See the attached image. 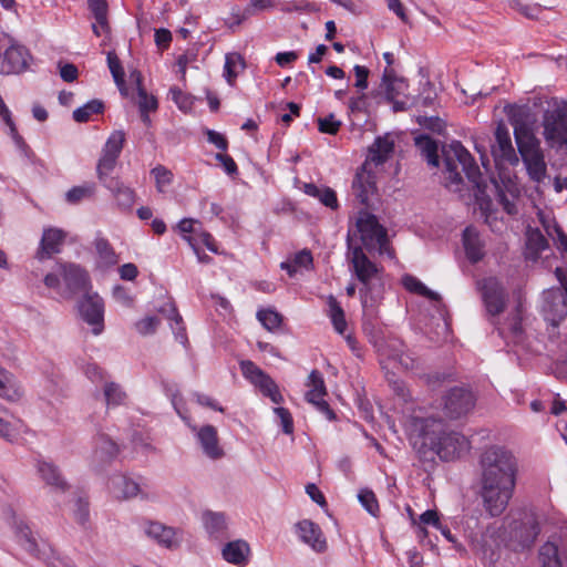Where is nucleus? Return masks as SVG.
Wrapping results in <instances>:
<instances>
[{"label":"nucleus","mask_w":567,"mask_h":567,"mask_svg":"<svg viewBox=\"0 0 567 567\" xmlns=\"http://www.w3.org/2000/svg\"><path fill=\"white\" fill-rule=\"evenodd\" d=\"M443 181L445 187L453 192H461L462 186L472 188L476 199L485 195L486 183L471 153L458 141L444 146Z\"/></svg>","instance_id":"nucleus-1"},{"label":"nucleus","mask_w":567,"mask_h":567,"mask_svg":"<svg viewBox=\"0 0 567 567\" xmlns=\"http://www.w3.org/2000/svg\"><path fill=\"white\" fill-rule=\"evenodd\" d=\"M348 259L352 276L359 281V296L364 316L374 315L377 305L382 299L384 282L382 269L377 266L359 245H353L352 230L347 235Z\"/></svg>","instance_id":"nucleus-2"},{"label":"nucleus","mask_w":567,"mask_h":567,"mask_svg":"<svg viewBox=\"0 0 567 567\" xmlns=\"http://www.w3.org/2000/svg\"><path fill=\"white\" fill-rule=\"evenodd\" d=\"M411 434L422 440L421 446L429 447L442 461L460 457L470 449L467 439L458 432H444V423L434 416L411 420Z\"/></svg>","instance_id":"nucleus-3"},{"label":"nucleus","mask_w":567,"mask_h":567,"mask_svg":"<svg viewBox=\"0 0 567 567\" xmlns=\"http://www.w3.org/2000/svg\"><path fill=\"white\" fill-rule=\"evenodd\" d=\"M482 482L516 484L517 462L502 446H489L481 455Z\"/></svg>","instance_id":"nucleus-4"},{"label":"nucleus","mask_w":567,"mask_h":567,"mask_svg":"<svg viewBox=\"0 0 567 567\" xmlns=\"http://www.w3.org/2000/svg\"><path fill=\"white\" fill-rule=\"evenodd\" d=\"M514 135L519 156L529 179L537 184L543 183L547 177V164L540 141L523 127H516Z\"/></svg>","instance_id":"nucleus-5"},{"label":"nucleus","mask_w":567,"mask_h":567,"mask_svg":"<svg viewBox=\"0 0 567 567\" xmlns=\"http://www.w3.org/2000/svg\"><path fill=\"white\" fill-rule=\"evenodd\" d=\"M360 235L362 246L368 251L377 250L380 255L393 257V250L389 246L388 230L379 223L375 215L360 210L355 221L353 235Z\"/></svg>","instance_id":"nucleus-6"},{"label":"nucleus","mask_w":567,"mask_h":567,"mask_svg":"<svg viewBox=\"0 0 567 567\" xmlns=\"http://www.w3.org/2000/svg\"><path fill=\"white\" fill-rule=\"evenodd\" d=\"M476 395L468 386H453L442 396V410L451 420H458L473 411Z\"/></svg>","instance_id":"nucleus-7"},{"label":"nucleus","mask_w":567,"mask_h":567,"mask_svg":"<svg viewBox=\"0 0 567 567\" xmlns=\"http://www.w3.org/2000/svg\"><path fill=\"white\" fill-rule=\"evenodd\" d=\"M483 303L492 324L496 326V317L506 307L508 293L503 284L495 277H488L478 282Z\"/></svg>","instance_id":"nucleus-8"},{"label":"nucleus","mask_w":567,"mask_h":567,"mask_svg":"<svg viewBox=\"0 0 567 567\" xmlns=\"http://www.w3.org/2000/svg\"><path fill=\"white\" fill-rule=\"evenodd\" d=\"M539 533V519L535 511L525 512L523 518L515 520L511 527L509 540L514 550L530 548Z\"/></svg>","instance_id":"nucleus-9"},{"label":"nucleus","mask_w":567,"mask_h":567,"mask_svg":"<svg viewBox=\"0 0 567 567\" xmlns=\"http://www.w3.org/2000/svg\"><path fill=\"white\" fill-rule=\"evenodd\" d=\"M516 484L482 482L481 495L484 508L492 516H499L507 507Z\"/></svg>","instance_id":"nucleus-10"},{"label":"nucleus","mask_w":567,"mask_h":567,"mask_svg":"<svg viewBox=\"0 0 567 567\" xmlns=\"http://www.w3.org/2000/svg\"><path fill=\"white\" fill-rule=\"evenodd\" d=\"M363 330L369 336L370 342L373 344L380 355L398 361L399 364L406 370L415 368V359L411 355V353L404 351V346L400 340L392 341L391 346H393L394 352H388L385 348V341L380 337L379 331L374 329L371 322L364 321Z\"/></svg>","instance_id":"nucleus-11"},{"label":"nucleus","mask_w":567,"mask_h":567,"mask_svg":"<svg viewBox=\"0 0 567 567\" xmlns=\"http://www.w3.org/2000/svg\"><path fill=\"white\" fill-rule=\"evenodd\" d=\"M544 136L551 144L567 146V102L546 112Z\"/></svg>","instance_id":"nucleus-12"},{"label":"nucleus","mask_w":567,"mask_h":567,"mask_svg":"<svg viewBox=\"0 0 567 567\" xmlns=\"http://www.w3.org/2000/svg\"><path fill=\"white\" fill-rule=\"evenodd\" d=\"M125 142V132L117 130L111 133L106 140L102 155L97 162L96 173L99 178L109 176L115 168Z\"/></svg>","instance_id":"nucleus-13"},{"label":"nucleus","mask_w":567,"mask_h":567,"mask_svg":"<svg viewBox=\"0 0 567 567\" xmlns=\"http://www.w3.org/2000/svg\"><path fill=\"white\" fill-rule=\"evenodd\" d=\"M80 317L89 326L92 332L99 336L104 330V302L97 293H85L78 302Z\"/></svg>","instance_id":"nucleus-14"},{"label":"nucleus","mask_w":567,"mask_h":567,"mask_svg":"<svg viewBox=\"0 0 567 567\" xmlns=\"http://www.w3.org/2000/svg\"><path fill=\"white\" fill-rule=\"evenodd\" d=\"M59 275L65 285L63 292L65 298H72L74 295L87 290L91 285L89 272L78 264H59Z\"/></svg>","instance_id":"nucleus-15"},{"label":"nucleus","mask_w":567,"mask_h":567,"mask_svg":"<svg viewBox=\"0 0 567 567\" xmlns=\"http://www.w3.org/2000/svg\"><path fill=\"white\" fill-rule=\"evenodd\" d=\"M14 534L19 545L35 558L45 559L53 553L49 544L44 542L41 544L38 543L31 528L23 520L14 522Z\"/></svg>","instance_id":"nucleus-16"},{"label":"nucleus","mask_w":567,"mask_h":567,"mask_svg":"<svg viewBox=\"0 0 567 567\" xmlns=\"http://www.w3.org/2000/svg\"><path fill=\"white\" fill-rule=\"evenodd\" d=\"M30 60L31 55L25 47L12 44L0 54V73L9 75L24 72Z\"/></svg>","instance_id":"nucleus-17"},{"label":"nucleus","mask_w":567,"mask_h":567,"mask_svg":"<svg viewBox=\"0 0 567 567\" xmlns=\"http://www.w3.org/2000/svg\"><path fill=\"white\" fill-rule=\"evenodd\" d=\"M367 165L357 172L352 182V193L355 199L363 206H370V199L377 194L375 175L368 171Z\"/></svg>","instance_id":"nucleus-18"},{"label":"nucleus","mask_w":567,"mask_h":567,"mask_svg":"<svg viewBox=\"0 0 567 567\" xmlns=\"http://www.w3.org/2000/svg\"><path fill=\"white\" fill-rule=\"evenodd\" d=\"M494 158L504 161L513 166L517 165L519 157L517 156L508 128L504 124H498L495 131V144L492 146Z\"/></svg>","instance_id":"nucleus-19"},{"label":"nucleus","mask_w":567,"mask_h":567,"mask_svg":"<svg viewBox=\"0 0 567 567\" xmlns=\"http://www.w3.org/2000/svg\"><path fill=\"white\" fill-rule=\"evenodd\" d=\"M35 468L40 478L50 486L52 491L64 493L69 489L70 486L68 482L54 463L43 458H37Z\"/></svg>","instance_id":"nucleus-20"},{"label":"nucleus","mask_w":567,"mask_h":567,"mask_svg":"<svg viewBox=\"0 0 567 567\" xmlns=\"http://www.w3.org/2000/svg\"><path fill=\"white\" fill-rule=\"evenodd\" d=\"M192 431L196 433L197 441L203 450V453L212 458L217 460L224 455L223 449L219 446L217 430L213 425H204L202 427L190 426Z\"/></svg>","instance_id":"nucleus-21"},{"label":"nucleus","mask_w":567,"mask_h":567,"mask_svg":"<svg viewBox=\"0 0 567 567\" xmlns=\"http://www.w3.org/2000/svg\"><path fill=\"white\" fill-rule=\"evenodd\" d=\"M299 538L309 545L315 551L323 553L327 549V540L318 524L310 519H303L296 525Z\"/></svg>","instance_id":"nucleus-22"},{"label":"nucleus","mask_w":567,"mask_h":567,"mask_svg":"<svg viewBox=\"0 0 567 567\" xmlns=\"http://www.w3.org/2000/svg\"><path fill=\"white\" fill-rule=\"evenodd\" d=\"M99 179L112 193L120 209L130 210L133 207L136 195L131 187L125 186L118 178L110 175Z\"/></svg>","instance_id":"nucleus-23"},{"label":"nucleus","mask_w":567,"mask_h":567,"mask_svg":"<svg viewBox=\"0 0 567 567\" xmlns=\"http://www.w3.org/2000/svg\"><path fill=\"white\" fill-rule=\"evenodd\" d=\"M109 488L116 498L128 499L138 495L146 497L140 483L122 474L114 475L110 480Z\"/></svg>","instance_id":"nucleus-24"},{"label":"nucleus","mask_w":567,"mask_h":567,"mask_svg":"<svg viewBox=\"0 0 567 567\" xmlns=\"http://www.w3.org/2000/svg\"><path fill=\"white\" fill-rule=\"evenodd\" d=\"M408 82L404 78L396 76L393 69L385 68L382 74L381 94H384L386 101H394L399 96H406Z\"/></svg>","instance_id":"nucleus-25"},{"label":"nucleus","mask_w":567,"mask_h":567,"mask_svg":"<svg viewBox=\"0 0 567 567\" xmlns=\"http://www.w3.org/2000/svg\"><path fill=\"white\" fill-rule=\"evenodd\" d=\"M145 533L148 537L156 540L157 544L169 549L178 547L181 543L178 532L175 528L157 522L150 523L145 528Z\"/></svg>","instance_id":"nucleus-26"},{"label":"nucleus","mask_w":567,"mask_h":567,"mask_svg":"<svg viewBox=\"0 0 567 567\" xmlns=\"http://www.w3.org/2000/svg\"><path fill=\"white\" fill-rule=\"evenodd\" d=\"M66 234L59 228H47L43 230V235L40 243V249L38 257L40 259L50 258L54 254H59L61 246L64 243Z\"/></svg>","instance_id":"nucleus-27"},{"label":"nucleus","mask_w":567,"mask_h":567,"mask_svg":"<svg viewBox=\"0 0 567 567\" xmlns=\"http://www.w3.org/2000/svg\"><path fill=\"white\" fill-rule=\"evenodd\" d=\"M206 533L212 539L221 540L227 537V520L224 513L206 511L202 515Z\"/></svg>","instance_id":"nucleus-28"},{"label":"nucleus","mask_w":567,"mask_h":567,"mask_svg":"<svg viewBox=\"0 0 567 567\" xmlns=\"http://www.w3.org/2000/svg\"><path fill=\"white\" fill-rule=\"evenodd\" d=\"M394 143L389 137H377L374 143L369 148V155L364 165L369 166L374 164L375 166L382 165L388 161L390 155L393 153Z\"/></svg>","instance_id":"nucleus-29"},{"label":"nucleus","mask_w":567,"mask_h":567,"mask_svg":"<svg viewBox=\"0 0 567 567\" xmlns=\"http://www.w3.org/2000/svg\"><path fill=\"white\" fill-rule=\"evenodd\" d=\"M249 553L250 548L248 543L241 539L229 542L221 551L223 558L226 561L237 566H245L248 563Z\"/></svg>","instance_id":"nucleus-30"},{"label":"nucleus","mask_w":567,"mask_h":567,"mask_svg":"<svg viewBox=\"0 0 567 567\" xmlns=\"http://www.w3.org/2000/svg\"><path fill=\"white\" fill-rule=\"evenodd\" d=\"M463 245L466 257L471 262H477L484 257L480 235L474 227H466L463 231Z\"/></svg>","instance_id":"nucleus-31"},{"label":"nucleus","mask_w":567,"mask_h":567,"mask_svg":"<svg viewBox=\"0 0 567 567\" xmlns=\"http://www.w3.org/2000/svg\"><path fill=\"white\" fill-rule=\"evenodd\" d=\"M414 144L430 166H439V146L433 138L426 134H420L414 137Z\"/></svg>","instance_id":"nucleus-32"},{"label":"nucleus","mask_w":567,"mask_h":567,"mask_svg":"<svg viewBox=\"0 0 567 567\" xmlns=\"http://www.w3.org/2000/svg\"><path fill=\"white\" fill-rule=\"evenodd\" d=\"M22 394L13 374L0 367V398L8 401H18Z\"/></svg>","instance_id":"nucleus-33"},{"label":"nucleus","mask_w":567,"mask_h":567,"mask_svg":"<svg viewBox=\"0 0 567 567\" xmlns=\"http://www.w3.org/2000/svg\"><path fill=\"white\" fill-rule=\"evenodd\" d=\"M303 192L315 198H318L321 204L331 209L338 208V198L336 192L330 187H318L313 183H307L303 185Z\"/></svg>","instance_id":"nucleus-34"},{"label":"nucleus","mask_w":567,"mask_h":567,"mask_svg":"<svg viewBox=\"0 0 567 567\" xmlns=\"http://www.w3.org/2000/svg\"><path fill=\"white\" fill-rule=\"evenodd\" d=\"M538 558L542 567H561L563 556L559 551L557 544L546 542L540 546Z\"/></svg>","instance_id":"nucleus-35"},{"label":"nucleus","mask_w":567,"mask_h":567,"mask_svg":"<svg viewBox=\"0 0 567 567\" xmlns=\"http://www.w3.org/2000/svg\"><path fill=\"white\" fill-rule=\"evenodd\" d=\"M118 453V446L105 435L99 436L95 443L94 458L101 462H110Z\"/></svg>","instance_id":"nucleus-36"},{"label":"nucleus","mask_w":567,"mask_h":567,"mask_svg":"<svg viewBox=\"0 0 567 567\" xmlns=\"http://www.w3.org/2000/svg\"><path fill=\"white\" fill-rule=\"evenodd\" d=\"M402 284L403 287L412 293H416L433 301L441 300V296L437 292L429 289L421 280L412 275L403 276Z\"/></svg>","instance_id":"nucleus-37"},{"label":"nucleus","mask_w":567,"mask_h":567,"mask_svg":"<svg viewBox=\"0 0 567 567\" xmlns=\"http://www.w3.org/2000/svg\"><path fill=\"white\" fill-rule=\"evenodd\" d=\"M307 386L309 388L308 392L306 393V399L308 402L327 395L322 374L318 370H312L310 372Z\"/></svg>","instance_id":"nucleus-38"},{"label":"nucleus","mask_w":567,"mask_h":567,"mask_svg":"<svg viewBox=\"0 0 567 567\" xmlns=\"http://www.w3.org/2000/svg\"><path fill=\"white\" fill-rule=\"evenodd\" d=\"M104 111V103L99 99H94L73 111V120L78 123H85L93 114H101Z\"/></svg>","instance_id":"nucleus-39"},{"label":"nucleus","mask_w":567,"mask_h":567,"mask_svg":"<svg viewBox=\"0 0 567 567\" xmlns=\"http://www.w3.org/2000/svg\"><path fill=\"white\" fill-rule=\"evenodd\" d=\"M252 384L258 386L260 392L265 396H268L274 403L279 404L282 402L284 398L278 385L267 373H264V375L258 378Z\"/></svg>","instance_id":"nucleus-40"},{"label":"nucleus","mask_w":567,"mask_h":567,"mask_svg":"<svg viewBox=\"0 0 567 567\" xmlns=\"http://www.w3.org/2000/svg\"><path fill=\"white\" fill-rule=\"evenodd\" d=\"M94 247L104 265L113 266L117 264V255L106 238L97 235L94 239Z\"/></svg>","instance_id":"nucleus-41"},{"label":"nucleus","mask_w":567,"mask_h":567,"mask_svg":"<svg viewBox=\"0 0 567 567\" xmlns=\"http://www.w3.org/2000/svg\"><path fill=\"white\" fill-rule=\"evenodd\" d=\"M87 7L91 13L93 14L95 21L99 23V25L104 30L109 31V20H107V12H109V4L106 0H87Z\"/></svg>","instance_id":"nucleus-42"},{"label":"nucleus","mask_w":567,"mask_h":567,"mask_svg":"<svg viewBox=\"0 0 567 567\" xmlns=\"http://www.w3.org/2000/svg\"><path fill=\"white\" fill-rule=\"evenodd\" d=\"M107 65H109L111 74H112L114 82L116 83L118 90L121 91L122 94L126 95L125 80H124L125 73H124V70H123L120 59L117 58V55L114 52L107 53Z\"/></svg>","instance_id":"nucleus-43"},{"label":"nucleus","mask_w":567,"mask_h":567,"mask_svg":"<svg viewBox=\"0 0 567 567\" xmlns=\"http://www.w3.org/2000/svg\"><path fill=\"white\" fill-rule=\"evenodd\" d=\"M104 398L107 406H116L123 404L126 400V393L120 384L115 382H105Z\"/></svg>","instance_id":"nucleus-44"},{"label":"nucleus","mask_w":567,"mask_h":567,"mask_svg":"<svg viewBox=\"0 0 567 567\" xmlns=\"http://www.w3.org/2000/svg\"><path fill=\"white\" fill-rule=\"evenodd\" d=\"M329 308L330 318L334 330L338 333L343 334L347 330V321L343 309L340 307L339 302L333 297H330L329 299Z\"/></svg>","instance_id":"nucleus-45"},{"label":"nucleus","mask_w":567,"mask_h":567,"mask_svg":"<svg viewBox=\"0 0 567 567\" xmlns=\"http://www.w3.org/2000/svg\"><path fill=\"white\" fill-rule=\"evenodd\" d=\"M168 318L173 322L172 329L175 334L176 341H178L181 344H183L185 348H187L189 342H188V338L186 334V329L183 323V318L178 313L177 309L174 306L171 307V313H169Z\"/></svg>","instance_id":"nucleus-46"},{"label":"nucleus","mask_w":567,"mask_h":567,"mask_svg":"<svg viewBox=\"0 0 567 567\" xmlns=\"http://www.w3.org/2000/svg\"><path fill=\"white\" fill-rule=\"evenodd\" d=\"M257 319L268 331L278 329L282 323V316L274 309L258 310Z\"/></svg>","instance_id":"nucleus-47"},{"label":"nucleus","mask_w":567,"mask_h":567,"mask_svg":"<svg viewBox=\"0 0 567 567\" xmlns=\"http://www.w3.org/2000/svg\"><path fill=\"white\" fill-rule=\"evenodd\" d=\"M436 96L434 86L430 81H426L423 84L422 92L417 96L411 99V105L431 107L434 105Z\"/></svg>","instance_id":"nucleus-48"},{"label":"nucleus","mask_w":567,"mask_h":567,"mask_svg":"<svg viewBox=\"0 0 567 567\" xmlns=\"http://www.w3.org/2000/svg\"><path fill=\"white\" fill-rule=\"evenodd\" d=\"M548 247L546 237L538 230H530L527 234V249L534 252L533 259L538 258L539 252Z\"/></svg>","instance_id":"nucleus-49"},{"label":"nucleus","mask_w":567,"mask_h":567,"mask_svg":"<svg viewBox=\"0 0 567 567\" xmlns=\"http://www.w3.org/2000/svg\"><path fill=\"white\" fill-rule=\"evenodd\" d=\"M241 65L244 68V60L239 53H228L225 58L224 76L226 81L231 85L237 78L238 73L236 66Z\"/></svg>","instance_id":"nucleus-50"},{"label":"nucleus","mask_w":567,"mask_h":567,"mask_svg":"<svg viewBox=\"0 0 567 567\" xmlns=\"http://www.w3.org/2000/svg\"><path fill=\"white\" fill-rule=\"evenodd\" d=\"M379 96H381L380 91L373 90L370 93L362 92L359 96L351 97L349 100V110L351 113L368 112V109L370 105L369 99L370 97L378 99Z\"/></svg>","instance_id":"nucleus-51"},{"label":"nucleus","mask_w":567,"mask_h":567,"mask_svg":"<svg viewBox=\"0 0 567 567\" xmlns=\"http://www.w3.org/2000/svg\"><path fill=\"white\" fill-rule=\"evenodd\" d=\"M136 83L138 87V107L140 112H153L157 110L158 103L155 96L147 95L142 86L140 74L136 75Z\"/></svg>","instance_id":"nucleus-52"},{"label":"nucleus","mask_w":567,"mask_h":567,"mask_svg":"<svg viewBox=\"0 0 567 567\" xmlns=\"http://www.w3.org/2000/svg\"><path fill=\"white\" fill-rule=\"evenodd\" d=\"M95 187L93 184H85L74 186L65 194V199L70 204H78L84 198H89L94 194Z\"/></svg>","instance_id":"nucleus-53"},{"label":"nucleus","mask_w":567,"mask_h":567,"mask_svg":"<svg viewBox=\"0 0 567 567\" xmlns=\"http://www.w3.org/2000/svg\"><path fill=\"white\" fill-rule=\"evenodd\" d=\"M166 394L171 398V402L176 413L183 419L187 420L184 409V400L179 393L176 384L163 383Z\"/></svg>","instance_id":"nucleus-54"},{"label":"nucleus","mask_w":567,"mask_h":567,"mask_svg":"<svg viewBox=\"0 0 567 567\" xmlns=\"http://www.w3.org/2000/svg\"><path fill=\"white\" fill-rule=\"evenodd\" d=\"M359 502L372 516H377L379 512V504L374 493L370 489H361L358 494Z\"/></svg>","instance_id":"nucleus-55"},{"label":"nucleus","mask_w":567,"mask_h":567,"mask_svg":"<svg viewBox=\"0 0 567 567\" xmlns=\"http://www.w3.org/2000/svg\"><path fill=\"white\" fill-rule=\"evenodd\" d=\"M317 122L319 131L330 135H336L342 124L341 121L337 120L332 113L326 117H319Z\"/></svg>","instance_id":"nucleus-56"},{"label":"nucleus","mask_w":567,"mask_h":567,"mask_svg":"<svg viewBox=\"0 0 567 567\" xmlns=\"http://www.w3.org/2000/svg\"><path fill=\"white\" fill-rule=\"evenodd\" d=\"M73 516L78 524L86 526L90 519L89 502L83 497H79L75 502Z\"/></svg>","instance_id":"nucleus-57"},{"label":"nucleus","mask_w":567,"mask_h":567,"mask_svg":"<svg viewBox=\"0 0 567 567\" xmlns=\"http://www.w3.org/2000/svg\"><path fill=\"white\" fill-rule=\"evenodd\" d=\"M416 122L423 128L430 130L431 132L437 134H442L445 128L443 121L439 116L419 115L416 116Z\"/></svg>","instance_id":"nucleus-58"},{"label":"nucleus","mask_w":567,"mask_h":567,"mask_svg":"<svg viewBox=\"0 0 567 567\" xmlns=\"http://www.w3.org/2000/svg\"><path fill=\"white\" fill-rule=\"evenodd\" d=\"M152 174L155 177L156 187L159 192H163L164 187L172 183L173 174L163 165L154 167Z\"/></svg>","instance_id":"nucleus-59"},{"label":"nucleus","mask_w":567,"mask_h":567,"mask_svg":"<svg viewBox=\"0 0 567 567\" xmlns=\"http://www.w3.org/2000/svg\"><path fill=\"white\" fill-rule=\"evenodd\" d=\"M240 370L243 375L251 383H254L258 378H261L265 373L259 367L249 360L240 362Z\"/></svg>","instance_id":"nucleus-60"},{"label":"nucleus","mask_w":567,"mask_h":567,"mask_svg":"<svg viewBox=\"0 0 567 567\" xmlns=\"http://www.w3.org/2000/svg\"><path fill=\"white\" fill-rule=\"evenodd\" d=\"M275 414L280 419V425L285 434L293 433V420L291 413L286 408H275Z\"/></svg>","instance_id":"nucleus-61"},{"label":"nucleus","mask_w":567,"mask_h":567,"mask_svg":"<svg viewBox=\"0 0 567 567\" xmlns=\"http://www.w3.org/2000/svg\"><path fill=\"white\" fill-rule=\"evenodd\" d=\"M159 324V320L157 317H146L136 322L135 328L140 334L146 336L152 334L156 331Z\"/></svg>","instance_id":"nucleus-62"},{"label":"nucleus","mask_w":567,"mask_h":567,"mask_svg":"<svg viewBox=\"0 0 567 567\" xmlns=\"http://www.w3.org/2000/svg\"><path fill=\"white\" fill-rule=\"evenodd\" d=\"M252 14V10L250 8H246L245 10H240L238 7H234L231 9L230 16L231 20H227L226 24L229 29L234 30L235 27L241 24L248 17Z\"/></svg>","instance_id":"nucleus-63"},{"label":"nucleus","mask_w":567,"mask_h":567,"mask_svg":"<svg viewBox=\"0 0 567 567\" xmlns=\"http://www.w3.org/2000/svg\"><path fill=\"white\" fill-rule=\"evenodd\" d=\"M169 94L172 95V100L177 104L181 110H188L192 106V101L189 96L184 93L179 87L173 86L169 90Z\"/></svg>","instance_id":"nucleus-64"}]
</instances>
